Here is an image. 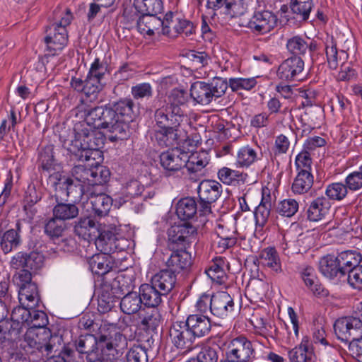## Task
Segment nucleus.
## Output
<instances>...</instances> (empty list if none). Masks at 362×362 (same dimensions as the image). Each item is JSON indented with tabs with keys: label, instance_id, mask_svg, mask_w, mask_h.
Returning a JSON list of instances; mask_svg holds the SVG:
<instances>
[{
	"label": "nucleus",
	"instance_id": "obj_1",
	"mask_svg": "<svg viewBox=\"0 0 362 362\" xmlns=\"http://www.w3.org/2000/svg\"><path fill=\"white\" fill-rule=\"evenodd\" d=\"M75 140L74 148L70 149L71 153L81 161L95 160L100 156L99 151L104 145V136L98 132L94 131L91 127L80 124L74 128Z\"/></svg>",
	"mask_w": 362,
	"mask_h": 362
},
{
	"label": "nucleus",
	"instance_id": "obj_2",
	"mask_svg": "<svg viewBox=\"0 0 362 362\" xmlns=\"http://www.w3.org/2000/svg\"><path fill=\"white\" fill-rule=\"evenodd\" d=\"M53 15L56 22L48 28L45 38L47 54L50 56L57 55L66 45L68 35L66 28L73 19L72 13L67 8H57Z\"/></svg>",
	"mask_w": 362,
	"mask_h": 362
},
{
	"label": "nucleus",
	"instance_id": "obj_3",
	"mask_svg": "<svg viewBox=\"0 0 362 362\" xmlns=\"http://www.w3.org/2000/svg\"><path fill=\"white\" fill-rule=\"evenodd\" d=\"M108 75L106 64L96 58L92 63L86 79L73 77L70 85L74 90L83 93L87 97H96L105 87Z\"/></svg>",
	"mask_w": 362,
	"mask_h": 362
},
{
	"label": "nucleus",
	"instance_id": "obj_4",
	"mask_svg": "<svg viewBox=\"0 0 362 362\" xmlns=\"http://www.w3.org/2000/svg\"><path fill=\"white\" fill-rule=\"evenodd\" d=\"M134 103L131 98H124L114 103L109 107L113 112V134L109 136V140L115 142L127 139L131 134L129 123L133 121Z\"/></svg>",
	"mask_w": 362,
	"mask_h": 362
},
{
	"label": "nucleus",
	"instance_id": "obj_5",
	"mask_svg": "<svg viewBox=\"0 0 362 362\" xmlns=\"http://www.w3.org/2000/svg\"><path fill=\"white\" fill-rule=\"evenodd\" d=\"M228 88V83L221 78H214L211 83L197 81L190 87V96L194 102L207 105L213 99L223 95Z\"/></svg>",
	"mask_w": 362,
	"mask_h": 362
},
{
	"label": "nucleus",
	"instance_id": "obj_6",
	"mask_svg": "<svg viewBox=\"0 0 362 362\" xmlns=\"http://www.w3.org/2000/svg\"><path fill=\"white\" fill-rule=\"evenodd\" d=\"M13 281L19 288L18 298L21 303L25 305L28 301V306L36 307L40 300L37 286L32 281L31 272L23 269L13 276Z\"/></svg>",
	"mask_w": 362,
	"mask_h": 362
},
{
	"label": "nucleus",
	"instance_id": "obj_7",
	"mask_svg": "<svg viewBox=\"0 0 362 362\" xmlns=\"http://www.w3.org/2000/svg\"><path fill=\"white\" fill-rule=\"evenodd\" d=\"M337 338L345 342L362 337V313L337 319L334 324Z\"/></svg>",
	"mask_w": 362,
	"mask_h": 362
},
{
	"label": "nucleus",
	"instance_id": "obj_8",
	"mask_svg": "<svg viewBox=\"0 0 362 362\" xmlns=\"http://www.w3.org/2000/svg\"><path fill=\"white\" fill-rule=\"evenodd\" d=\"M255 351L252 343L244 336L232 339L227 346L225 362H252Z\"/></svg>",
	"mask_w": 362,
	"mask_h": 362
},
{
	"label": "nucleus",
	"instance_id": "obj_9",
	"mask_svg": "<svg viewBox=\"0 0 362 362\" xmlns=\"http://www.w3.org/2000/svg\"><path fill=\"white\" fill-rule=\"evenodd\" d=\"M99 346L102 351H115L118 354L127 348V339L114 324H104L99 329Z\"/></svg>",
	"mask_w": 362,
	"mask_h": 362
},
{
	"label": "nucleus",
	"instance_id": "obj_10",
	"mask_svg": "<svg viewBox=\"0 0 362 362\" xmlns=\"http://www.w3.org/2000/svg\"><path fill=\"white\" fill-rule=\"evenodd\" d=\"M168 247L175 250V247L187 249L197 240V228L190 223L172 226L168 232Z\"/></svg>",
	"mask_w": 362,
	"mask_h": 362
},
{
	"label": "nucleus",
	"instance_id": "obj_11",
	"mask_svg": "<svg viewBox=\"0 0 362 362\" xmlns=\"http://www.w3.org/2000/svg\"><path fill=\"white\" fill-rule=\"evenodd\" d=\"M199 198V211L204 214L211 212V205L221 196L222 185L211 180H204L200 182L197 188Z\"/></svg>",
	"mask_w": 362,
	"mask_h": 362
},
{
	"label": "nucleus",
	"instance_id": "obj_12",
	"mask_svg": "<svg viewBox=\"0 0 362 362\" xmlns=\"http://www.w3.org/2000/svg\"><path fill=\"white\" fill-rule=\"evenodd\" d=\"M84 112L86 122L85 127L107 129L113 134V112L109 110V107L97 106L85 110Z\"/></svg>",
	"mask_w": 362,
	"mask_h": 362
},
{
	"label": "nucleus",
	"instance_id": "obj_13",
	"mask_svg": "<svg viewBox=\"0 0 362 362\" xmlns=\"http://www.w3.org/2000/svg\"><path fill=\"white\" fill-rule=\"evenodd\" d=\"M187 159V153L178 148L169 149L160 155V163L165 176L180 170L185 167Z\"/></svg>",
	"mask_w": 362,
	"mask_h": 362
},
{
	"label": "nucleus",
	"instance_id": "obj_14",
	"mask_svg": "<svg viewBox=\"0 0 362 362\" xmlns=\"http://www.w3.org/2000/svg\"><path fill=\"white\" fill-rule=\"evenodd\" d=\"M277 16L268 10L255 11L248 23V27L252 33L264 35L269 33L277 25Z\"/></svg>",
	"mask_w": 362,
	"mask_h": 362
},
{
	"label": "nucleus",
	"instance_id": "obj_15",
	"mask_svg": "<svg viewBox=\"0 0 362 362\" xmlns=\"http://www.w3.org/2000/svg\"><path fill=\"white\" fill-rule=\"evenodd\" d=\"M170 336L173 344L185 351L192 349L196 339L185 322H175L170 327Z\"/></svg>",
	"mask_w": 362,
	"mask_h": 362
},
{
	"label": "nucleus",
	"instance_id": "obj_16",
	"mask_svg": "<svg viewBox=\"0 0 362 362\" xmlns=\"http://www.w3.org/2000/svg\"><path fill=\"white\" fill-rule=\"evenodd\" d=\"M304 62L300 57L293 56L284 60L279 66L277 76L283 81H300L304 75Z\"/></svg>",
	"mask_w": 362,
	"mask_h": 362
},
{
	"label": "nucleus",
	"instance_id": "obj_17",
	"mask_svg": "<svg viewBox=\"0 0 362 362\" xmlns=\"http://www.w3.org/2000/svg\"><path fill=\"white\" fill-rule=\"evenodd\" d=\"M237 310L233 297L225 291L217 292L211 296L210 311L220 318L232 315Z\"/></svg>",
	"mask_w": 362,
	"mask_h": 362
},
{
	"label": "nucleus",
	"instance_id": "obj_18",
	"mask_svg": "<svg viewBox=\"0 0 362 362\" xmlns=\"http://www.w3.org/2000/svg\"><path fill=\"white\" fill-rule=\"evenodd\" d=\"M319 270L326 278L335 282L345 281V273L340 267L337 257L327 255L320 258Z\"/></svg>",
	"mask_w": 362,
	"mask_h": 362
},
{
	"label": "nucleus",
	"instance_id": "obj_19",
	"mask_svg": "<svg viewBox=\"0 0 362 362\" xmlns=\"http://www.w3.org/2000/svg\"><path fill=\"white\" fill-rule=\"evenodd\" d=\"M325 53L328 66L331 69H337L341 65L348 62L347 51L338 49L337 45L333 36H328L325 41Z\"/></svg>",
	"mask_w": 362,
	"mask_h": 362
},
{
	"label": "nucleus",
	"instance_id": "obj_20",
	"mask_svg": "<svg viewBox=\"0 0 362 362\" xmlns=\"http://www.w3.org/2000/svg\"><path fill=\"white\" fill-rule=\"evenodd\" d=\"M43 263L44 257L39 252H31L29 254L18 252L12 258L11 265L16 269L23 268L36 271L42 268Z\"/></svg>",
	"mask_w": 362,
	"mask_h": 362
},
{
	"label": "nucleus",
	"instance_id": "obj_21",
	"mask_svg": "<svg viewBox=\"0 0 362 362\" xmlns=\"http://www.w3.org/2000/svg\"><path fill=\"white\" fill-rule=\"evenodd\" d=\"M209 159L205 152H196L190 156L187 154L185 167L189 173V179L194 181L204 175V168L208 165Z\"/></svg>",
	"mask_w": 362,
	"mask_h": 362
},
{
	"label": "nucleus",
	"instance_id": "obj_22",
	"mask_svg": "<svg viewBox=\"0 0 362 362\" xmlns=\"http://www.w3.org/2000/svg\"><path fill=\"white\" fill-rule=\"evenodd\" d=\"M89 199L94 214L99 217L107 215L113 202L111 197L95 189L90 192Z\"/></svg>",
	"mask_w": 362,
	"mask_h": 362
},
{
	"label": "nucleus",
	"instance_id": "obj_23",
	"mask_svg": "<svg viewBox=\"0 0 362 362\" xmlns=\"http://www.w3.org/2000/svg\"><path fill=\"white\" fill-rule=\"evenodd\" d=\"M166 262L168 269L176 272L188 269L192 264V259L190 254L187 252L186 249L175 247Z\"/></svg>",
	"mask_w": 362,
	"mask_h": 362
},
{
	"label": "nucleus",
	"instance_id": "obj_24",
	"mask_svg": "<svg viewBox=\"0 0 362 362\" xmlns=\"http://www.w3.org/2000/svg\"><path fill=\"white\" fill-rule=\"evenodd\" d=\"M161 320V315L157 309H144L139 314L138 327L148 333L156 332Z\"/></svg>",
	"mask_w": 362,
	"mask_h": 362
},
{
	"label": "nucleus",
	"instance_id": "obj_25",
	"mask_svg": "<svg viewBox=\"0 0 362 362\" xmlns=\"http://www.w3.org/2000/svg\"><path fill=\"white\" fill-rule=\"evenodd\" d=\"M158 108L154 113V119L158 127H180L182 117L171 112V109L159 102Z\"/></svg>",
	"mask_w": 362,
	"mask_h": 362
},
{
	"label": "nucleus",
	"instance_id": "obj_26",
	"mask_svg": "<svg viewBox=\"0 0 362 362\" xmlns=\"http://www.w3.org/2000/svg\"><path fill=\"white\" fill-rule=\"evenodd\" d=\"M187 93L185 90L174 88L168 94L167 100L162 103L171 109L172 113L183 118L185 116L183 108L187 106Z\"/></svg>",
	"mask_w": 362,
	"mask_h": 362
},
{
	"label": "nucleus",
	"instance_id": "obj_27",
	"mask_svg": "<svg viewBox=\"0 0 362 362\" xmlns=\"http://www.w3.org/2000/svg\"><path fill=\"white\" fill-rule=\"evenodd\" d=\"M176 281V274H174L173 271L168 269L160 270L153 275L151 279V283L166 296L173 289Z\"/></svg>",
	"mask_w": 362,
	"mask_h": 362
},
{
	"label": "nucleus",
	"instance_id": "obj_28",
	"mask_svg": "<svg viewBox=\"0 0 362 362\" xmlns=\"http://www.w3.org/2000/svg\"><path fill=\"white\" fill-rule=\"evenodd\" d=\"M185 322L195 338L206 336L211 331V324L207 316L197 314L190 315L187 317Z\"/></svg>",
	"mask_w": 362,
	"mask_h": 362
},
{
	"label": "nucleus",
	"instance_id": "obj_29",
	"mask_svg": "<svg viewBox=\"0 0 362 362\" xmlns=\"http://www.w3.org/2000/svg\"><path fill=\"white\" fill-rule=\"evenodd\" d=\"M139 294L142 303L148 308H157L161 303L163 297L166 296L151 282L140 286Z\"/></svg>",
	"mask_w": 362,
	"mask_h": 362
},
{
	"label": "nucleus",
	"instance_id": "obj_30",
	"mask_svg": "<svg viewBox=\"0 0 362 362\" xmlns=\"http://www.w3.org/2000/svg\"><path fill=\"white\" fill-rule=\"evenodd\" d=\"M160 129L153 132L152 139L160 146H171L178 144L180 138L179 127L170 126L169 127H159Z\"/></svg>",
	"mask_w": 362,
	"mask_h": 362
},
{
	"label": "nucleus",
	"instance_id": "obj_31",
	"mask_svg": "<svg viewBox=\"0 0 362 362\" xmlns=\"http://www.w3.org/2000/svg\"><path fill=\"white\" fill-rule=\"evenodd\" d=\"M330 208L329 200L325 197H317L308 205L307 218L310 221H319L324 218Z\"/></svg>",
	"mask_w": 362,
	"mask_h": 362
},
{
	"label": "nucleus",
	"instance_id": "obj_32",
	"mask_svg": "<svg viewBox=\"0 0 362 362\" xmlns=\"http://www.w3.org/2000/svg\"><path fill=\"white\" fill-rule=\"evenodd\" d=\"M74 230L76 235L88 241L95 239L99 233L96 223L90 217L81 218L75 223Z\"/></svg>",
	"mask_w": 362,
	"mask_h": 362
},
{
	"label": "nucleus",
	"instance_id": "obj_33",
	"mask_svg": "<svg viewBox=\"0 0 362 362\" xmlns=\"http://www.w3.org/2000/svg\"><path fill=\"white\" fill-rule=\"evenodd\" d=\"M157 14L142 15L137 21L138 31L142 35H153L156 32L160 33L162 26L161 18Z\"/></svg>",
	"mask_w": 362,
	"mask_h": 362
},
{
	"label": "nucleus",
	"instance_id": "obj_34",
	"mask_svg": "<svg viewBox=\"0 0 362 362\" xmlns=\"http://www.w3.org/2000/svg\"><path fill=\"white\" fill-rule=\"evenodd\" d=\"M89 267L93 273L98 275H105L113 268L114 263L109 255L95 254L88 261Z\"/></svg>",
	"mask_w": 362,
	"mask_h": 362
},
{
	"label": "nucleus",
	"instance_id": "obj_35",
	"mask_svg": "<svg viewBox=\"0 0 362 362\" xmlns=\"http://www.w3.org/2000/svg\"><path fill=\"white\" fill-rule=\"evenodd\" d=\"M98 346L99 336L96 337L93 334L81 335L75 341L76 350L80 354H86L88 359L92 354L97 351Z\"/></svg>",
	"mask_w": 362,
	"mask_h": 362
},
{
	"label": "nucleus",
	"instance_id": "obj_36",
	"mask_svg": "<svg viewBox=\"0 0 362 362\" xmlns=\"http://www.w3.org/2000/svg\"><path fill=\"white\" fill-rule=\"evenodd\" d=\"M313 349L308 337L303 338L300 344L288 351L291 362H307L311 358Z\"/></svg>",
	"mask_w": 362,
	"mask_h": 362
},
{
	"label": "nucleus",
	"instance_id": "obj_37",
	"mask_svg": "<svg viewBox=\"0 0 362 362\" xmlns=\"http://www.w3.org/2000/svg\"><path fill=\"white\" fill-rule=\"evenodd\" d=\"M313 176L308 170L298 171L292 185V191L294 194H302L308 192L313 185Z\"/></svg>",
	"mask_w": 362,
	"mask_h": 362
},
{
	"label": "nucleus",
	"instance_id": "obj_38",
	"mask_svg": "<svg viewBox=\"0 0 362 362\" xmlns=\"http://www.w3.org/2000/svg\"><path fill=\"white\" fill-rule=\"evenodd\" d=\"M52 214L54 217L64 221L77 217L79 209L74 203L57 202L52 209Z\"/></svg>",
	"mask_w": 362,
	"mask_h": 362
},
{
	"label": "nucleus",
	"instance_id": "obj_39",
	"mask_svg": "<svg viewBox=\"0 0 362 362\" xmlns=\"http://www.w3.org/2000/svg\"><path fill=\"white\" fill-rule=\"evenodd\" d=\"M224 267L225 260L222 257H216L211 266L206 270V274L213 282L219 285L223 284L227 280Z\"/></svg>",
	"mask_w": 362,
	"mask_h": 362
},
{
	"label": "nucleus",
	"instance_id": "obj_40",
	"mask_svg": "<svg viewBox=\"0 0 362 362\" xmlns=\"http://www.w3.org/2000/svg\"><path fill=\"white\" fill-rule=\"evenodd\" d=\"M197 211V204L192 197L181 199L176 206V214L182 220L192 218Z\"/></svg>",
	"mask_w": 362,
	"mask_h": 362
},
{
	"label": "nucleus",
	"instance_id": "obj_41",
	"mask_svg": "<svg viewBox=\"0 0 362 362\" xmlns=\"http://www.w3.org/2000/svg\"><path fill=\"white\" fill-rule=\"evenodd\" d=\"M37 162L38 168L44 171L48 172L54 168L55 164L54 146L46 145L39 148Z\"/></svg>",
	"mask_w": 362,
	"mask_h": 362
},
{
	"label": "nucleus",
	"instance_id": "obj_42",
	"mask_svg": "<svg viewBox=\"0 0 362 362\" xmlns=\"http://www.w3.org/2000/svg\"><path fill=\"white\" fill-rule=\"evenodd\" d=\"M302 279L306 286L315 296H325L327 295V291L325 290L314 274V269L311 267H306L301 273Z\"/></svg>",
	"mask_w": 362,
	"mask_h": 362
},
{
	"label": "nucleus",
	"instance_id": "obj_43",
	"mask_svg": "<svg viewBox=\"0 0 362 362\" xmlns=\"http://www.w3.org/2000/svg\"><path fill=\"white\" fill-rule=\"evenodd\" d=\"M142 304L140 294L129 292L121 299L120 308L124 313L132 315L140 310Z\"/></svg>",
	"mask_w": 362,
	"mask_h": 362
},
{
	"label": "nucleus",
	"instance_id": "obj_44",
	"mask_svg": "<svg viewBox=\"0 0 362 362\" xmlns=\"http://www.w3.org/2000/svg\"><path fill=\"white\" fill-rule=\"evenodd\" d=\"M16 228L17 230L10 229L7 230L0 238V247L5 254L10 252L21 243V238L18 232V230H20L18 223H16Z\"/></svg>",
	"mask_w": 362,
	"mask_h": 362
},
{
	"label": "nucleus",
	"instance_id": "obj_45",
	"mask_svg": "<svg viewBox=\"0 0 362 362\" xmlns=\"http://www.w3.org/2000/svg\"><path fill=\"white\" fill-rule=\"evenodd\" d=\"M261 264L275 272L281 270V262L277 251L274 247H267L259 255Z\"/></svg>",
	"mask_w": 362,
	"mask_h": 362
},
{
	"label": "nucleus",
	"instance_id": "obj_46",
	"mask_svg": "<svg viewBox=\"0 0 362 362\" xmlns=\"http://www.w3.org/2000/svg\"><path fill=\"white\" fill-rule=\"evenodd\" d=\"M272 209V202L270 194L264 196L263 194L262 201L256 207L255 211V218L256 225L263 227L267 222L270 216Z\"/></svg>",
	"mask_w": 362,
	"mask_h": 362
},
{
	"label": "nucleus",
	"instance_id": "obj_47",
	"mask_svg": "<svg viewBox=\"0 0 362 362\" xmlns=\"http://www.w3.org/2000/svg\"><path fill=\"white\" fill-rule=\"evenodd\" d=\"M134 6L141 15L160 13L163 9L162 0H134Z\"/></svg>",
	"mask_w": 362,
	"mask_h": 362
},
{
	"label": "nucleus",
	"instance_id": "obj_48",
	"mask_svg": "<svg viewBox=\"0 0 362 362\" xmlns=\"http://www.w3.org/2000/svg\"><path fill=\"white\" fill-rule=\"evenodd\" d=\"M338 262H339L340 267L342 268L345 273V276L349 269H352L358 266L361 259V256L354 250H346L340 252L337 256Z\"/></svg>",
	"mask_w": 362,
	"mask_h": 362
},
{
	"label": "nucleus",
	"instance_id": "obj_49",
	"mask_svg": "<svg viewBox=\"0 0 362 362\" xmlns=\"http://www.w3.org/2000/svg\"><path fill=\"white\" fill-rule=\"evenodd\" d=\"M47 323L48 319L45 312L33 308L30 310V318L28 324L32 327L42 328V334L45 336V339H52L50 330L45 328Z\"/></svg>",
	"mask_w": 362,
	"mask_h": 362
},
{
	"label": "nucleus",
	"instance_id": "obj_50",
	"mask_svg": "<svg viewBox=\"0 0 362 362\" xmlns=\"http://www.w3.org/2000/svg\"><path fill=\"white\" fill-rule=\"evenodd\" d=\"M259 159L256 151L249 146L240 148L237 153V165L240 167L248 168Z\"/></svg>",
	"mask_w": 362,
	"mask_h": 362
},
{
	"label": "nucleus",
	"instance_id": "obj_51",
	"mask_svg": "<svg viewBox=\"0 0 362 362\" xmlns=\"http://www.w3.org/2000/svg\"><path fill=\"white\" fill-rule=\"evenodd\" d=\"M290 7L297 19L306 21L309 18L313 7V1L291 0Z\"/></svg>",
	"mask_w": 362,
	"mask_h": 362
},
{
	"label": "nucleus",
	"instance_id": "obj_52",
	"mask_svg": "<svg viewBox=\"0 0 362 362\" xmlns=\"http://www.w3.org/2000/svg\"><path fill=\"white\" fill-rule=\"evenodd\" d=\"M65 229V223L54 216L45 222L44 226L45 233L52 240L61 237Z\"/></svg>",
	"mask_w": 362,
	"mask_h": 362
},
{
	"label": "nucleus",
	"instance_id": "obj_53",
	"mask_svg": "<svg viewBox=\"0 0 362 362\" xmlns=\"http://www.w3.org/2000/svg\"><path fill=\"white\" fill-rule=\"evenodd\" d=\"M307 40L301 35H294L288 38L286 48L294 56H304L307 53Z\"/></svg>",
	"mask_w": 362,
	"mask_h": 362
},
{
	"label": "nucleus",
	"instance_id": "obj_54",
	"mask_svg": "<svg viewBox=\"0 0 362 362\" xmlns=\"http://www.w3.org/2000/svg\"><path fill=\"white\" fill-rule=\"evenodd\" d=\"M40 334H42L40 333ZM25 342L30 347L33 349H36L40 351H42L45 349L47 351H50L52 349V345L50 343L52 339H49L48 341H46V339H44L45 341H40V334H35L32 331H29L26 332L25 334Z\"/></svg>",
	"mask_w": 362,
	"mask_h": 362
},
{
	"label": "nucleus",
	"instance_id": "obj_55",
	"mask_svg": "<svg viewBox=\"0 0 362 362\" xmlns=\"http://www.w3.org/2000/svg\"><path fill=\"white\" fill-rule=\"evenodd\" d=\"M110 175V170L105 166L98 165L92 168L89 186H103L108 181Z\"/></svg>",
	"mask_w": 362,
	"mask_h": 362
},
{
	"label": "nucleus",
	"instance_id": "obj_56",
	"mask_svg": "<svg viewBox=\"0 0 362 362\" xmlns=\"http://www.w3.org/2000/svg\"><path fill=\"white\" fill-rule=\"evenodd\" d=\"M269 289V284L262 279L251 280L247 286V291L255 298H262Z\"/></svg>",
	"mask_w": 362,
	"mask_h": 362
},
{
	"label": "nucleus",
	"instance_id": "obj_57",
	"mask_svg": "<svg viewBox=\"0 0 362 362\" xmlns=\"http://www.w3.org/2000/svg\"><path fill=\"white\" fill-rule=\"evenodd\" d=\"M84 184L74 181V179L69 178V182L65 186L64 190L66 195L74 200V202H80L84 194Z\"/></svg>",
	"mask_w": 362,
	"mask_h": 362
},
{
	"label": "nucleus",
	"instance_id": "obj_58",
	"mask_svg": "<svg viewBox=\"0 0 362 362\" xmlns=\"http://www.w3.org/2000/svg\"><path fill=\"white\" fill-rule=\"evenodd\" d=\"M299 208L298 202L294 199H286L279 202L276 212L282 216L292 217Z\"/></svg>",
	"mask_w": 362,
	"mask_h": 362
},
{
	"label": "nucleus",
	"instance_id": "obj_59",
	"mask_svg": "<svg viewBox=\"0 0 362 362\" xmlns=\"http://www.w3.org/2000/svg\"><path fill=\"white\" fill-rule=\"evenodd\" d=\"M347 189L346 185L334 182L327 187L325 194L330 199L341 201L346 196Z\"/></svg>",
	"mask_w": 362,
	"mask_h": 362
},
{
	"label": "nucleus",
	"instance_id": "obj_60",
	"mask_svg": "<svg viewBox=\"0 0 362 362\" xmlns=\"http://www.w3.org/2000/svg\"><path fill=\"white\" fill-rule=\"evenodd\" d=\"M220 352L221 349L216 345L204 346L201 349L197 358L200 362H217Z\"/></svg>",
	"mask_w": 362,
	"mask_h": 362
},
{
	"label": "nucleus",
	"instance_id": "obj_61",
	"mask_svg": "<svg viewBox=\"0 0 362 362\" xmlns=\"http://www.w3.org/2000/svg\"><path fill=\"white\" fill-rule=\"evenodd\" d=\"M127 362H148L147 349L141 345H134L126 355Z\"/></svg>",
	"mask_w": 362,
	"mask_h": 362
},
{
	"label": "nucleus",
	"instance_id": "obj_62",
	"mask_svg": "<svg viewBox=\"0 0 362 362\" xmlns=\"http://www.w3.org/2000/svg\"><path fill=\"white\" fill-rule=\"evenodd\" d=\"M345 281H347L353 288L362 290V265H358L352 269H349Z\"/></svg>",
	"mask_w": 362,
	"mask_h": 362
},
{
	"label": "nucleus",
	"instance_id": "obj_63",
	"mask_svg": "<svg viewBox=\"0 0 362 362\" xmlns=\"http://www.w3.org/2000/svg\"><path fill=\"white\" fill-rule=\"evenodd\" d=\"M92 168H88L83 165H76L71 170V177L74 181L84 185H90V175Z\"/></svg>",
	"mask_w": 362,
	"mask_h": 362
},
{
	"label": "nucleus",
	"instance_id": "obj_64",
	"mask_svg": "<svg viewBox=\"0 0 362 362\" xmlns=\"http://www.w3.org/2000/svg\"><path fill=\"white\" fill-rule=\"evenodd\" d=\"M131 93L135 100L148 99L153 95V88L148 83H141L133 86Z\"/></svg>",
	"mask_w": 362,
	"mask_h": 362
}]
</instances>
